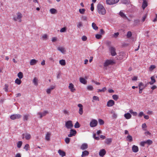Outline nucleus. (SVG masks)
I'll return each mask as SVG.
<instances>
[{
    "label": "nucleus",
    "mask_w": 157,
    "mask_h": 157,
    "mask_svg": "<svg viewBox=\"0 0 157 157\" xmlns=\"http://www.w3.org/2000/svg\"><path fill=\"white\" fill-rule=\"evenodd\" d=\"M97 9L98 13L101 14L105 15L106 11L103 6L100 4H99L97 6Z\"/></svg>",
    "instance_id": "obj_1"
},
{
    "label": "nucleus",
    "mask_w": 157,
    "mask_h": 157,
    "mask_svg": "<svg viewBox=\"0 0 157 157\" xmlns=\"http://www.w3.org/2000/svg\"><path fill=\"white\" fill-rule=\"evenodd\" d=\"M23 15L22 13L20 12H17L16 14V16L13 17V19L15 21H18L19 22H21V18H22Z\"/></svg>",
    "instance_id": "obj_2"
},
{
    "label": "nucleus",
    "mask_w": 157,
    "mask_h": 157,
    "mask_svg": "<svg viewBox=\"0 0 157 157\" xmlns=\"http://www.w3.org/2000/svg\"><path fill=\"white\" fill-rule=\"evenodd\" d=\"M98 124V121L96 120L92 119L90 122V125L91 127H94L97 126Z\"/></svg>",
    "instance_id": "obj_3"
},
{
    "label": "nucleus",
    "mask_w": 157,
    "mask_h": 157,
    "mask_svg": "<svg viewBox=\"0 0 157 157\" xmlns=\"http://www.w3.org/2000/svg\"><path fill=\"white\" fill-rule=\"evenodd\" d=\"M115 63V62L113 60H107L104 63V67H107L110 65H113Z\"/></svg>",
    "instance_id": "obj_4"
},
{
    "label": "nucleus",
    "mask_w": 157,
    "mask_h": 157,
    "mask_svg": "<svg viewBox=\"0 0 157 157\" xmlns=\"http://www.w3.org/2000/svg\"><path fill=\"white\" fill-rule=\"evenodd\" d=\"M65 126L67 129H71L73 126L71 121H68L65 123Z\"/></svg>",
    "instance_id": "obj_5"
},
{
    "label": "nucleus",
    "mask_w": 157,
    "mask_h": 157,
    "mask_svg": "<svg viewBox=\"0 0 157 157\" xmlns=\"http://www.w3.org/2000/svg\"><path fill=\"white\" fill-rule=\"evenodd\" d=\"M22 116L19 114H16L11 115L10 117V118L12 120H14L17 119H19Z\"/></svg>",
    "instance_id": "obj_6"
},
{
    "label": "nucleus",
    "mask_w": 157,
    "mask_h": 157,
    "mask_svg": "<svg viewBox=\"0 0 157 157\" xmlns=\"http://www.w3.org/2000/svg\"><path fill=\"white\" fill-rule=\"evenodd\" d=\"M22 138L23 139L25 138V139L27 140L31 139V135L28 133H23L22 134Z\"/></svg>",
    "instance_id": "obj_7"
},
{
    "label": "nucleus",
    "mask_w": 157,
    "mask_h": 157,
    "mask_svg": "<svg viewBox=\"0 0 157 157\" xmlns=\"http://www.w3.org/2000/svg\"><path fill=\"white\" fill-rule=\"evenodd\" d=\"M119 1V0H106V3L109 5H112L117 3Z\"/></svg>",
    "instance_id": "obj_8"
},
{
    "label": "nucleus",
    "mask_w": 157,
    "mask_h": 157,
    "mask_svg": "<svg viewBox=\"0 0 157 157\" xmlns=\"http://www.w3.org/2000/svg\"><path fill=\"white\" fill-rule=\"evenodd\" d=\"M48 112L47 111H44L42 113H41L40 112H38L37 115L40 116V118H41L45 116L46 115L48 114Z\"/></svg>",
    "instance_id": "obj_9"
},
{
    "label": "nucleus",
    "mask_w": 157,
    "mask_h": 157,
    "mask_svg": "<svg viewBox=\"0 0 157 157\" xmlns=\"http://www.w3.org/2000/svg\"><path fill=\"white\" fill-rule=\"evenodd\" d=\"M76 131L74 129H71L70 131V133L68 135L69 137H71L75 136L76 134Z\"/></svg>",
    "instance_id": "obj_10"
},
{
    "label": "nucleus",
    "mask_w": 157,
    "mask_h": 157,
    "mask_svg": "<svg viewBox=\"0 0 157 157\" xmlns=\"http://www.w3.org/2000/svg\"><path fill=\"white\" fill-rule=\"evenodd\" d=\"M109 51L111 53V55L113 56H114L116 55V53L115 52V48L112 47H111L109 48Z\"/></svg>",
    "instance_id": "obj_11"
},
{
    "label": "nucleus",
    "mask_w": 157,
    "mask_h": 157,
    "mask_svg": "<svg viewBox=\"0 0 157 157\" xmlns=\"http://www.w3.org/2000/svg\"><path fill=\"white\" fill-rule=\"evenodd\" d=\"M68 88L72 92H74L76 90L74 88V85L71 83H69Z\"/></svg>",
    "instance_id": "obj_12"
},
{
    "label": "nucleus",
    "mask_w": 157,
    "mask_h": 157,
    "mask_svg": "<svg viewBox=\"0 0 157 157\" xmlns=\"http://www.w3.org/2000/svg\"><path fill=\"white\" fill-rule=\"evenodd\" d=\"M115 102L112 100H109L107 102V106L108 107H111L114 105Z\"/></svg>",
    "instance_id": "obj_13"
},
{
    "label": "nucleus",
    "mask_w": 157,
    "mask_h": 157,
    "mask_svg": "<svg viewBox=\"0 0 157 157\" xmlns=\"http://www.w3.org/2000/svg\"><path fill=\"white\" fill-rule=\"evenodd\" d=\"M88 147V145L86 143H83L82 144L80 147V149L82 150H85Z\"/></svg>",
    "instance_id": "obj_14"
},
{
    "label": "nucleus",
    "mask_w": 157,
    "mask_h": 157,
    "mask_svg": "<svg viewBox=\"0 0 157 157\" xmlns=\"http://www.w3.org/2000/svg\"><path fill=\"white\" fill-rule=\"evenodd\" d=\"M78 106L80 108L79 110V113L80 115H82L83 113V106L82 104H78Z\"/></svg>",
    "instance_id": "obj_15"
},
{
    "label": "nucleus",
    "mask_w": 157,
    "mask_h": 157,
    "mask_svg": "<svg viewBox=\"0 0 157 157\" xmlns=\"http://www.w3.org/2000/svg\"><path fill=\"white\" fill-rule=\"evenodd\" d=\"M132 150L133 152L136 153L139 151L138 147L137 146L133 145L132 147Z\"/></svg>",
    "instance_id": "obj_16"
},
{
    "label": "nucleus",
    "mask_w": 157,
    "mask_h": 157,
    "mask_svg": "<svg viewBox=\"0 0 157 157\" xmlns=\"http://www.w3.org/2000/svg\"><path fill=\"white\" fill-rule=\"evenodd\" d=\"M106 153V151L104 149L101 150L99 152V155L100 156H103Z\"/></svg>",
    "instance_id": "obj_17"
},
{
    "label": "nucleus",
    "mask_w": 157,
    "mask_h": 157,
    "mask_svg": "<svg viewBox=\"0 0 157 157\" xmlns=\"http://www.w3.org/2000/svg\"><path fill=\"white\" fill-rule=\"evenodd\" d=\"M143 0V2L142 6V7L143 9H144L147 6V3L146 1V0Z\"/></svg>",
    "instance_id": "obj_18"
},
{
    "label": "nucleus",
    "mask_w": 157,
    "mask_h": 157,
    "mask_svg": "<svg viewBox=\"0 0 157 157\" xmlns=\"http://www.w3.org/2000/svg\"><path fill=\"white\" fill-rule=\"evenodd\" d=\"M80 82L84 84H86L87 83V81L84 78L80 77L79 78Z\"/></svg>",
    "instance_id": "obj_19"
},
{
    "label": "nucleus",
    "mask_w": 157,
    "mask_h": 157,
    "mask_svg": "<svg viewBox=\"0 0 157 157\" xmlns=\"http://www.w3.org/2000/svg\"><path fill=\"white\" fill-rule=\"evenodd\" d=\"M124 117L127 119H129L131 118L132 115L129 113H125L124 115Z\"/></svg>",
    "instance_id": "obj_20"
},
{
    "label": "nucleus",
    "mask_w": 157,
    "mask_h": 157,
    "mask_svg": "<svg viewBox=\"0 0 157 157\" xmlns=\"http://www.w3.org/2000/svg\"><path fill=\"white\" fill-rule=\"evenodd\" d=\"M57 49L62 53L64 54L66 52V50H65L64 48L63 47H59L57 48Z\"/></svg>",
    "instance_id": "obj_21"
},
{
    "label": "nucleus",
    "mask_w": 157,
    "mask_h": 157,
    "mask_svg": "<svg viewBox=\"0 0 157 157\" xmlns=\"http://www.w3.org/2000/svg\"><path fill=\"white\" fill-rule=\"evenodd\" d=\"M58 152L62 157L66 155L65 152L60 149L58 150Z\"/></svg>",
    "instance_id": "obj_22"
},
{
    "label": "nucleus",
    "mask_w": 157,
    "mask_h": 157,
    "mask_svg": "<svg viewBox=\"0 0 157 157\" xmlns=\"http://www.w3.org/2000/svg\"><path fill=\"white\" fill-rule=\"evenodd\" d=\"M89 154V152L86 150H85L82 152L81 155L82 157H83L85 156H88Z\"/></svg>",
    "instance_id": "obj_23"
},
{
    "label": "nucleus",
    "mask_w": 157,
    "mask_h": 157,
    "mask_svg": "<svg viewBox=\"0 0 157 157\" xmlns=\"http://www.w3.org/2000/svg\"><path fill=\"white\" fill-rule=\"evenodd\" d=\"M37 61L34 59H31L30 62V64L31 65H35L37 63Z\"/></svg>",
    "instance_id": "obj_24"
},
{
    "label": "nucleus",
    "mask_w": 157,
    "mask_h": 157,
    "mask_svg": "<svg viewBox=\"0 0 157 157\" xmlns=\"http://www.w3.org/2000/svg\"><path fill=\"white\" fill-rule=\"evenodd\" d=\"M111 113L112 114V117L113 119H116L117 118V114L113 111H112Z\"/></svg>",
    "instance_id": "obj_25"
},
{
    "label": "nucleus",
    "mask_w": 157,
    "mask_h": 157,
    "mask_svg": "<svg viewBox=\"0 0 157 157\" xmlns=\"http://www.w3.org/2000/svg\"><path fill=\"white\" fill-rule=\"evenodd\" d=\"M151 81L149 82V83L151 85L153 84L156 82L155 80V77L154 76H151Z\"/></svg>",
    "instance_id": "obj_26"
},
{
    "label": "nucleus",
    "mask_w": 157,
    "mask_h": 157,
    "mask_svg": "<svg viewBox=\"0 0 157 157\" xmlns=\"http://www.w3.org/2000/svg\"><path fill=\"white\" fill-rule=\"evenodd\" d=\"M50 136L51 133L49 132H48L45 136V140L47 141L50 140Z\"/></svg>",
    "instance_id": "obj_27"
},
{
    "label": "nucleus",
    "mask_w": 157,
    "mask_h": 157,
    "mask_svg": "<svg viewBox=\"0 0 157 157\" xmlns=\"http://www.w3.org/2000/svg\"><path fill=\"white\" fill-rule=\"evenodd\" d=\"M112 142V139L110 138H107L105 140V143L107 144H110Z\"/></svg>",
    "instance_id": "obj_28"
},
{
    "label": "nucleus",
    "mask_w": 157,
    "mask_h": 157,
    "mask_svg": "<svg viewBox=\"0 0 157 157\" xmlns=\"http://www.w3.org/2000/svg\"><path fill=\"white\" fill-rule=\"evenodd\" d=\"M29 116V114H27L24 115L23 116V120L24 121H28Z\"/></svg>",
    "instance_id": "obj_29"
},
{
    "label": "nucleus",
    "mask_w": 157,
    "mask_h": 157,
    "mask_svg": "<svg viewBox=\"0 0 157 157\" xmlns=\"http://www.w3.org/2000/svg\"><path fill=\"white\" fill-rule=\"evenodd\" d=\"M59 63L62 66H64L66 64L65 60L64 59L60 60Z\"/></svg>",
    "instance_id": "obj_30"
},
{
    "label": "nucleus",
    "mask_w": 157,
    "mask_h": 157,
    "mask_svg": "<svg viewBox=\"0 0 157 157\" xmlns=\"http://www.w3.org/2000/svg\"><path fill=\"white\" fill-rule=\"evenodd\" d=\"M127 140L129 142H131L132 141V138L131 136L130 135H128L126 137Z\"/></svg>",
    "instance_id": "obj_31"
},
{
    "label": "nucleus",
    "mask_w": 157,
    "mask_h": 157,
    "mask_svg": "<svg viewBox=\"0 0 157 157\" xmlns=\"http://www.w3.org/2000/svg\"><path fill=\"white\" fill-rule=\"evenodd\" d=\"M120 15L123 18H126L127 17L122 11H121L119 13Z\"/></svg>",
    "instance_id": "obj_32"
},
{
    "label": "nucleus",
    "mask_w": 157,
    "mask_h": 157,
    "mask_svg": "<svg viewBox=\"0 0 157 157\" xmlns=\"http://www.w3.org/2000/svg\"><path fill=\"white\" fill-rule=\"evenodd\" d=\"M50 12L52 14H54L56 13L57 10L55 9L52 8L50 9Z\"/></svg>",
    "instance_id": "obj_33"
},
{
    "label": "nucleus",
    "mask_w": 157,
    "mask_h": 157,
    "mask_svg": "<svg viewBox=\"0 0 157 157\" xmlns=\"http://www.w3.org/2000/svg\"><path fill=\"white\" fill-rule=\"evenodd\" d=\"M33 82L35 85L37 86L38 85V79L36 78L35 77L34 78Z\"/></svg>",
    "instance_id": "obj_34"
},
{
    "label": "nucleus",
    "mask_w": 157,
    "mask_h": 157,
    "mask_svg": "<svg viewBox=\"0 0 157 157\" xmlns=\"http://www.w3.org/2000/svg\"><path fill=\"white\" fill-rule=\"evenodd\" d=\"M92 26L93 29L95 30H97L98 29V27L97 26L96 24L94 23H92Z\"/></svg>",
    "instance_id": "obj_35"
},
{
    "label": "nucleus",
    "mask_w": 157,
    "mask_h": 157,
    "mask_svg": "<svg viewBox=\"0 0 157 157\" xmlns=\"http://www.w3.org/2000/svg\"><path fill=\"white\" fill-rule=\"evenodd\" d=\"M17 76L20 79L22 78L23 77V74L22 72H19L17 74Z\"/></svg>",
    "instance_id": "obj_36"
},
{
    "label": "nucleus",
    "mask_w": 157,
    "mask_h": 157,
    "mask_svg": "<svg viewBox=\"0 0 157 157\" xmlns=\"http://www.w3.org/2000/svg\"><path fill=\"white\" fill-rule=\"evenodd\" d=\"M156 68V66L155 65H151L149 68V70L150 71H151L153 70Z\"/></svg>",
    "instance_id": "obj_37"
},
{
    "label": "nucleus",
    "mask_w": 157,
    "mask_h": 157,
    "mask_svg": "<svg viewBox=\"0 0 157 157\" xmlns=\"http://www.w3.org/2000/svg\"><path fill=\"white\" fill-rule=\"evenodd\" d=\"M15 82L18 85H20L21 82V81L20 79L17 78L15 80Z\"/></svg>",
    "instance_id": "obj_38"
},
{
    "label": "nucleus",
    "mask_w": 157,
    "mask_h": 157,
    "mask_svg": "<svg viewBox=\"0 0 157 157\" xmlns=\"http://www.w3.org/2000/svg\"><path fill=\"white\" fill-rule=\"evenodd\" d=\"M93 100H92V101L93 102H94V100L98 101H99V98L97 96H94L93 97Z\"/></svg>",
    "instance_id": "obj_39"
},
{
    "label": "nucleus",
    "mask_w": 157,
    "mask_h": 157,
    "mask_svg": "<svg viewBox=\"0 0 157 157\" xmlns=\"http://www.w3.org/2000/svg\"><path fill=\"white\" fill-rule=\"evenodd\" d=\"M106 90V88L105 87H104L102 89H98V92H104Z\"/></svg>",
    "instance_id": "obj_40"
},
{
    "label": "nucleus",
    "mask_w": 157,
    "mask_h": 157,
    "mask_svg": "<svg viewBox=\"0 0 157 157\" xmlns=\"http://www.w3.org/2000/svg\"><path fill=\"white\" fill-rule=\"evenodd\" d=\"M86 10L85 9H79V13L82 14H84Z\"/></svg>",
    "instance_id": "obj_41"
},
{
    "label": "nucleus",
    "mask_w": 157,
    "mask_h": 157,
    "mask_svg": "<svg viewBox=\"0 0 157 157\" xmlns=\"http://www.w3.org/2000/svg\"><path fill=\"white\" fill-rule=\"evenodd\" d=\"M145 141L146 142V144H147L149 145L152 144L153 143L152 141L150 140H148Z\"/></svg>",
    "instance_id": "obj_42"
},
{
    "label": "nucleus",
    "mask_w": 157,
    "mask_h": 157,
    "mask_svg": "<svg viewBox=\"0 0 157 157\" xmlns=\"http://www.w3.org/2000/svg\"><path fill=\"white\" fill-rule=\"evenodd\" d=\"M22 141H18L17 143V147L19 148H20L22 145Z\"/></svg>",
    "instance_id": "obj_43"
},
{
    "label": "nucleus",
    "mask_w": 157,
    "mask_h": 157,
    "mask_svg": "<svg viewBox=\"0 0 157 157\" xmlns=\"http://www.w3.org/2000/svg\"><path fill=\"white\" fill-rule=\"evenodd\" d=\"M112 97L113 99L116 101H117L119 98L118 96L117 95H113Z\"/></svg>",
    "instance_id": "obj_44"
},
{
    "label": "nucleus",
    "mask_w": 157,
    "mask_h": 157,
    "mask_svg": "<svg viewBox=\"0 0 157 157\" xmlns=\"http://www.w3.org/2000/svg\"><path fill=\"white\" fill-rule=\"evenodd\" d=\"M80 127L79 123L78 122H76L74 125V127L75 128H78Z\"/></svg>",
    "instance_id": "obj_45"
},
{
    "label": "nucleus",
    "mask_w": 157,
    "mask_h": 157,
    "mask_svg": "<svg viewBox=\"0 0 157 157\" xmlns=\"http://www.w3.org/2000/svg\"><path fill=\"white\" fill-rule=\"evenodd\" d=\"M98 121L100 125H103L104 124V121L101 119H99Z\"/></svg>",
    "instance_id": "obj_46"
},
{
    "label": "nucleus",
    "mask_w": 157,
    "mask_h": 157,
    "mask_svg": "<svg viewBox=\"0 0 157 157\" xmlns=\"http://www.w3.org/2000/svg\"><path fill=\"white\" fill-rule=\"evenodd\" d=\"M87 89L89 90H93V87L92 86H87Z\"/></svg>",
    "instance_id": "obj_47"
},
{
    "label": "nucleus",
    "mask_w": 157,
    "mask_h": 157,
    "mask_svg": "<svg viewBox=\"0 0 157 157\" xmlns=\"http://www.w3.org/2000/svg\"><path fill=\"white\" fill-rule=\"evenodd\" d=\"M139 89H141L142 88V87H144V84H143V83L142 82H140V83L139 84Z\"/></svg>",
    "instance_id": "obj_48"
},
{
    "label": "nucleus",
    "mask_w": 157,
    "mask_h": 157,
    "mask_svg": "<svg viewBox=\"0 0 157 157\" xmlns=\"http://www.w3.org/2000/svg\"><path fill=\"white\" fill-rule=\"evenodd\" d=\"M29 147V144H26L24 147V149H25L26 151H27L28 150V148Z\"/></svg>",
    "instance_id": "obj_49"
},
{
    "label": "nucleus",
    "mask_w": 157,
    "mask_h": 157,
    "mask_svg": "<svg viewBox=\"0 0 157 157\" xmlns=\"http://www.w3.org/2000/svg\"><path fill=\"white\" fill-rule=\"evenodd\" d=\"M119 33L118 32H117L116 33H115L113 34V37L114 38H117L118 35H119Z\"/></svg>",
    "instance_id": "obj_50"
},
{
    "label": "nucleus",
    "mask_w": 157,
    "mask_h": 157,
    "mask_svg": "<svg viewBox=\"0 0 157 157\" xmlns=\"http://www.w3.org/2000/svg\"><path fill=\"white\" fill-rule=\"evenodd\" d=\"M65 142L67 144H68L70 141V139L69 138L67 137L65 139Z\"/></svg>",
    "instance_id": "obj_51"
},
{
    "label": "nucleus",
    "mask_w": 157,
    "mask_h": 157,
    "mask_svg": "<svg viewBox=\"0 0 157 157\" xmlns=\"http://www.w3.org/2000/svg\"><path fill=\"white\" fill-rule=\"evenodd\" d=\"M132 35V33L130 31H128L127 33V37L128 38H129Z\"/></svg>",
    "instance_id": "obj_52"
},
{
    "label": "nucleus",
    "mask_w": 157,
    "mask_h": 157,
    "mask_svg": "<svg viewBox=\"0 0 157 157\" xmlns=\"http://www.w3.org/2000/svg\"><path fill=\"white\" fill-rule=\"evenodd\" d=\"M82 26V24L81 22H79L77 25V27L79 28H80Z\"/></svg>",
    "instance_id": "obj_53"
},
{
    "label": "nucleus",
    "mask_w": 157,
    "mask_h": 157,
    "mask_svg": "<svg viewBox=\"0 0 157 157\" xmlns=\"http://www.w3.org/2000/svg\"><path fill=\"white\" fill-rule=\"evenodd\" d=\"M66 31V28L65 27H63L61 29L60 32L61 33L65 32Z\"/></svg>",
    "instance_id": "obj_54"
},
{
    "label": "nucleus",
    "mask_w": 157,
    "mask_h": 157,
    "mask_svg": "<svg viewBox=\"0 0 157 157\" xmlns=\"http://www.w3.org/2000/svg\"><path fill=\"white\" fill-rule=\"evenodd\" d=\"M101 34H97L95 36L96 38L97 39H100L101 38Z\"/></svg>",
    "instance_id": "obj_55"
},
{
    "label": "nucleus",
    "mask_w": 157,
    "mask_h": 157,
    "mask_svg": "<svg viewBox=\"0 0 157 157\" xmlns=\"http://www.w3.org/2000/svg\"><path fill=\"white\" fill-rule=\"evenodd\" d=\"M145 144H146L145 141H142L140 143V146L143 147H144Z\"/></svg>",
    "instance_id": "obj_56"
},
{
    "label": "nucleus",
    "mask_w": 157,
    "mask_h": 157,
    "mask_svg": "<svg viewBox=\"0 0 157 157\" xmlns=\"http://www.w3.org/2000/svg\"><path fill=\"white\" fill-rule=\"evenodd\" d=\"M93 138L95 140H99L100 139L98 136H96V134H95L93 135Z\"/></svg>",
    "instance_id": "obj_57"
},
{
    "label": "nucleus",
    "mask_w": 157,
    "mask_h": 157,
    "mask_svg": "<svg viewBox=\"0 0 157 157\" xmlns=\"http://www.w3.org/2000/svg\"><path fill=\"white\" fill-rule=\"evenodd\" d=\"M82 40L84 41H85L87 40V37L85 36H83L82 37Z\"/></svg>",
    "instance_id": "obj_58"
},
{
    "label": "nucleus",
    "mask_w": 157,
    "mask_h": 157,
    "mask_svg": "<svg viewBox=\"0 0 157 157\" xmlns=\"http://www.w3.org/2000/svg\"><path fill=\"white\" fill-rule=\"evenodd\" d=\"M81 18L83 21H86L87 17L85 16H82L81 17Z\"/></svg>",
    "instance_id": "obj_59"
},
{
    "label": "nucleus",
    "mask_w": 157,
    "mask_h": 157,
    "mask_svg": "<svg viewBox=\"0 0 157 157\" xmlns=\"http://www.w3.org/2000/svg\"><path fill=\"white\" fill-rule=\"evenodd\" d=\"M143 115H144V113L142 112H141L139 114L138 116L139 117H141Z\"/></svg>",
    "instance_id": "obj_60"
},
{
    "label": "nucleus",
    "mask_w": 157,
    "mask_h": 157,
    "mask_svg": "<svg viewBox=\"0 0 157 157\" xmlns=\"http://www.w3.org/2000/svg\"><path fill=\"white\" fill-rule=\"evenodd\" d=\"M8 85L5 84L4 89H5V91L6 92H7L8 91Z\"/></svg>",
    "instance_id": "obj_61"
},
{
    "label": "nucleus",
    "mask_w": 157,
    "mask_h": 157,
    "mask_svg": "<svg viewBox=\"0 0 157 157\" xmlns=\"http://www.w3.org/2000/svg\"><path fill=\"white\" fill-rule=\"evenodd\" d=\"M47 37V34H44L42 36V38L43 39H46Z\"/></svg>",
    "instance_id": "obj_62"
},
{
    "label": "nucleus",
    "mask_w": 157,
    "mask_h": 157,
    "mask_svg": "<svg viewBox=\"0 0 157 157\" xmlns=\"http://www.w3.org/2000/svg\"><path fill=\"white\" fill-rule=\"evenodd\" d=\"M94 4L93 3H92L91 4L90 10L92 11H93L94 10Z\"/></svg>",
    "instance_id": "obj_63"
},
{
    "label": "nucleus",
    "mask_w": 157,
    "mask_h": 157,
    "mask_svg": "<svg viewBox=\"0 0 157 157\" xmlns=\"http://www.w3.org/2000/svg\"><path fill=\"white\" fill-rule=\"evenodd\" d=\"M52 90H51L49 88L47 90L46 92L48 94H50L51 93V91Z\"/></svg>",
    "instance_id": "obj_64"
}]
</instances>
